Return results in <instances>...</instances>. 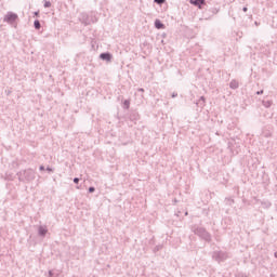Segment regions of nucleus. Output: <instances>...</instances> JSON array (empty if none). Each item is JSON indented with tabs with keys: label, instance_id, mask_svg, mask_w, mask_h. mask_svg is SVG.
<instances>
[{
	"label": "nucleus",
	"instance_id": "f257e3e1",
	"mask_svg": "<svg viewBox=\"0 0 277 277\" xmlns=\"http://www.w3.org/2000/svg\"><path fill=\"white\" fill-rule=\"evenodd\" d=\"M17 176L23 183H31V181H36V171L32 169H26L24 171H19Z\"/></svg>",
	"mask_w": 277,
	"mask_h": 277
},
{
	"label": "nucleus",
	"instance_id": "f03ea898",
	"mask_svg": "<svg viewBox=\"0 0 277 277\" xmlns=\"http://www.w3.org/2000/svg\"><path fill=\"white\" fill-rule=\"evenodd\" d=\"M192 230L195 235L205 239V241H211V234H209L207 229L202 227H193Z\"/></svg>",
	"mask_w": 277,
	"mask_h": 277
},
{
	"label": "nucleus",
	"instance_id": "7ed1b4c3",
	"mask_svg": "<svg viewBox=\"0 0 277 277\" xmlns=\"http://www.w3.org/2000/svg\"><path fill=\"white\" fill-rule=\"evenodd\" d=\"M18 21V14L14 12H8L3 17V23H8L9 25H13Z\"/></svg>",
	"mask_w": 277,
	"mask_h": 277
},
{
	"label": "nucleus",
	"instance_id": "20e7f679",
	"mask_svg": "<svg viewBox=\"0 0 277 277\" xmlns=\"http://www.w3.org/2000/svg\"><path fill=\"white\" fill-rule=\"evenodd\" d=\"M212 256L214 261H217V263H222V261H226V259H228V253L224 251H215Z\"/></svg>",
	"mask_w": 277,
	"mask_h": 277
},
{
	"label": "nucleus",
	"instance_id": "39448f33",
	"mask_svg": "<svg viewBox=\"0 0 277 277\" xmlns=\"http://www.w3.org/2000/svg\"><path fill=\"white\" fill-rule=\"evenodd\" d=\"M100 57H101L102 60H104L105 62H111V54H109V53H102V54L100 55Z\"/></svg>",
	"mask_w": 277,
	"mask_h": 277
},
{
	"label": "nucleus",
	"instance_id": "423d86ee",
	"mask_svg": "<svg viewBox=\"0 0 277 277\" xmlns=\"http://www.w3.org/2000/svg\"><path fill=\"white\" fill-rule=\"evenodd\" d=\"M38 233H39L40 237H44L47 235V233H49V230L44 226H39Z\"/></svg>",
	"mask_w": 277,
	"mask_h": 277
},
{
	"label": "nucleus",
	"instance_id": "0eeeda50",
	"mask_svg": "<svg viewBox=\"0 0 277 277\" xmlns=\"http://www.w3.org/2000/svg\"><path fill=\"white\" fill-rule=\"evenodd\" d=\"M229 88L232 90H237V88H239V82L237 80H232L229 83Z\"/></svg>",
	"mask_w": 277,
	"mask_h": 277
},
{
	"label": "nucleus",
	"instance_id": "6e6552de",
	"mask_svg": "<svg viewBox=\"0 0 277 277\" xmlns=\"http://www.w3.org/2000/svg\"><path fill=\"white\" fill-rule=\"evenodd\" d=\"M190 3L200 8V5H205V0H192Z\"/></svg>",
	"mask_w": 277,
	"mask_h": 277
},
{
	"label": "nucleus",
	"instance_id": "1a4fd4ad",
	"mask_svg": "<svg viewBox=\"0 0 277 277\" xmlns=\"http://www.w3.org/2000/svg\"><path fill=\"white\" fill-rule=\"evenodd\" d=\"M155 27H156V29H163V24L161 23V21L156 19Z\"/></svg>",
	"mask_w": 277,
	"mask_h": 277
},
{
	"label": "nucleus",
	"instance_id": "9d476101",
	"mask_svg": "<svg viewBox=\"0 0 277 277\" xmlns=\"http://www.w3.org/2000/svg\"><path fill=\"white\" fill-rule=\"evenodd\" d=\"M262 103L266 108L272 107V101H263Z\"/></svg>",
	"mask_w": 277,
	"mask_h": 277
},
{
	"label": "nucleus",
	"instance_id": "9b49d317",
	"mask_svg": "<svg viewBox=\"0 0 277 277\" xmlns=\"http://www.w3.org/2000/svg\"><path fill=\"white\" fill-rule=\"evenodd\" d=\"M34 25H35V29H40L41 25H40V21L36 19L34 22Z\"/></svg>",
	"mask_w": 277,
	"mask_h": 277
},
{
	"label": "nucleus",
	"instance_id": "f8f14e48",
	"mask_svg": "<svg viewBox=\"0 0 277 277\" xmlns=\"http://www.w3.org/2000/svg\"><path fill=\"white\" fill-rule=\"evenodd\" d=\"M43 8H51V1L44 0Z\"/></svg>",
	"mask_w": 277,
	"mask_h": 277
},
{
	"label": "nucleus",
	"instance_id": "ddd939ff",
	"mask_svg": "<svg viewBox=\"0 0 277 277\" xmlns=\"http://www.w3.org/2000/svg\"><path fill=\"white\" fill-rule=\"evenodd\" d=\"M123 105L126 106L127 109H129V106L131 105V102L129 100H126L123 102Z\"/></svg>",
	"mask_w": 277,
	"mask_h": 277
},
{
	"label": "nucleus",
	"instance_id": "4468645a",
	"mask_svg": "<svg viewBox=\"0 0 277 277\" xmlns=\"http://www.w3.org/2000/svg\"><path fill=\"white\" fill-rule=\"evenodd\" d=\"M154 3H158V5H161L166 3V0H154Z\"/></svg>",
	"mask_w": 277,
	"mask_h": 277
},
{
	"label": "nucleus",
	"instance_id": "2eb2a0df",
	"mask_svg": "<svg viewBox=\"0 0 277 277\" xmlns=\"http://www.w3.org/2000/svg\"><path fill=\"white\" fill-rule=\"evenodd\" d=\"M94 192H96V188H94L93 186L89 187V193L90 194H94Z\"/></svg>",
	"mask_w": 277,
	"mask_h": 277
},
{
	"label": "nucleus",
	"instance_id": "dca6fc26",
	"mask_svg": "<svg viewBox=\"0 0 277 277\" xmlns=\"http://www.w3.org/2000/svg\"><path fill=\"white\" fill-rule=\"evenodd\" d=\"M176 96H179V93L176 92L172 93V98H176Z\"/></svg>",
	"mask_w": 277,
	"mask_h": 277
},
{
	"label": "nucleus",
	"instance_id": "f3484780",
	"mask_svg": "<svg viewBox=\"0 0 277 277\" xmlns=\"http://www.w3.org/2000/svg\"><path fill=\"white\" fill-rule=\"evenodd\" d=\"M74 183L78 184L79 183V177H75Z\"/></svg>",
	"mask_w": 277,
	"mask_h": 277
},
{
	"label": "nucleus",
	"instance_id": "a211bd4d",
	"mask_svg": "<svg viewBox=\"0 0 277 277\" xmlns=\"http://www.w3.org/2000/svg\"><path fill=\"white\" fill-rule=\"evenodd\" d=\"M47 171H48V172H53V169L50 168V167H48V168H47Z\"/></svg>",
	"mask_w": 277,
	"mask_h": 277
},
{
	"label": "nucleus",
	"instance_id": "6ab92c4d",
	"mask_svg": "<svg viewBox=\"0 0 277 277\" xmlns=\"http://www.w3.org/2000/svg\"><path fill=\"white\" fill-rule=\"evenodd\" d=\"M49 277H53V271H49Z\"/></svg>",
	"mask_w": 277,
	"mask_h": 277
},
{
	"label": "nucleus",
	"instance_id": "aec40b11",
	"mask_svg": "<svg viewBox=\"0 0 277 277\" xmlns=\"http://www.w3.org/2000/svg\"><path fill=\"white\" fill-rule=\"evenodd\" d=\"M242 11H243V12H248V8L245 6V8L242 9Z\"/></svg>",
	"mask_w": 277,
	"mask_h": 277
},
{
	"label": "nucleus",
	"instance_id": "412c9836",
	"mask_svg": "<svg viewBox=\"0 0 277 277\" xmlns=\"http://www.w3.org/2000/svg\"><path fill=\"white\" fill-rule=\"evenodd\" d=\"M256 94H258V95H259V94H263V90L258 91Z\"/></svg>",
	"mask_w": 277,
	"mask_h": 277
},
{
	"label": "nucleus",
	"instance_id": "4be33fe9",
	"mask_svg": "<svg viewBox=\"0 0 277 277\" xmlns=\"http://www.w3.org/2000/svg\"><path fill=\"white\" fill-rule=\"evenodd\" d=\"M39 170H41V171L44 170V166H40Z\"/></svg>",
	"mask_w": 277,
	"mask_h": 277
},
{
	"label": "nucleus",
	"instance_id": "5701e85b",
	"mask_svg": "<svg viewBox=\"0 0 277 277\" xmlns=\"http://www.w3.org/2000/svg\"><path fill=\"white\" fill-rule=\"evenodd\" d=\"M138 92H144V89L140 88V89H138Z\"/></svg>",
	"mask_w": 277,
	"mask_h": 277
},
{
	"label": "nucleus",
	"instance_id": "b1692460",
	"mask_svg": "<svg viewBox=\"0 0 277 277\" xmlns=\"http://www.w3.org/2000/svg\"><path fill=\"white\" fill-rule=\"evenodd\" d=\"M200 101H205V96H201V97H200Z\"/></svg>",
	"mask_w": 277,
	"mask_h": 277
},
{
	"label": "nucleus",
	"instance_id": "393cba45",
	"mask_svg": "<svg viewBox=\"0 0 277 277\" xmlns=\"http://www.w3.org/2000/svg\"><path fill=\"white\" fill-rule=\"evenodd\" d=\"M275 259H277V252L274 253Z\"/></svg>",
	"mask_w": 277,
	"mask_h": 277
},
{
	"label": "nucleus",
	"instance_id": "a878e982",
	"mask_svg": "<svg viewBox=\"0 0 277 277\" xmlns=\"http://www.w3.org/2000/svg\"><path fill=\"white\" fill-rule=\"evenodd\" d=\"M38 14H39L38 12H35V16H38Z\"/></svg>",
	"mask_w": 277,
	"mask_h": 277
}]
</instances>
